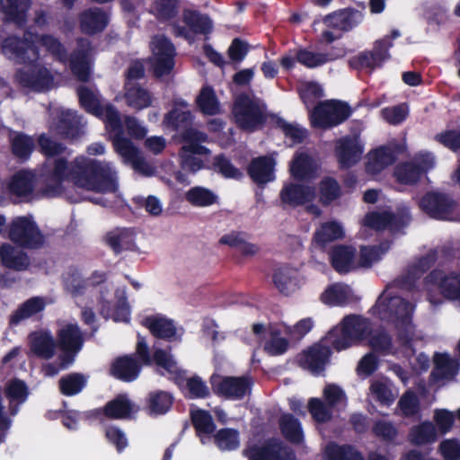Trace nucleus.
<instances>
[{
    "instance_id": "1",
    "label": "nucleus",
    "mask_w": 460,
    "mask_h": 460,
    "mask_svg": "<svg viewBox=\"0 0 460 460\" xmlns=\"http://www.w3.org/2000/svg\"><path fill=\"white\" fill-rule=\"evenodd\" d=\"M46 186L43 193L58 197L64 192L63 182L71 181L75 186L99 193H111L118 190L116 173L109 163L88 158L75 157L70 164L66 158L56 159L52 166L44 170Z\"/></svg>"
},
{
    "instance_id": "2",
    "label": "nucleus",
    "mask_w": 460,
    "mask_h": 460,
    "mask_svg": "<svg viewBox=\"0 0 460 460\" xmlns=\"http://www.w3.org/2000/svg\"><path fill=\"white\" fill-rule=\"evenodd\" d=\"M137 338L135 353L117 357L111 365V375L118 380L130 383L137 379L143 367L155 365L158 368L163 369L159 372L161 375L167 374L169 380L181 386L184 381V372L178 366L171 351L155 348L151 353L146 338L139 333Z\"/></svg>"
},
{
    "instance_id": "3",
    "label": "nucleus",
    "mask_w": 460,
    "mask_h": 460,
    "mask_svg": "<svg viewBox=\"0 0 460 460\" xmlns=\"http://www.w3.org/2000/svg\"><path fill=\"white\" fill-rule=\"evenodd\" d=\"M40 43L58 61L61 63L69 62L73 75L81 82L86 83L90 79L89 55L91 52V42L84 38L76 40L77 47L71 54L67 55L66 49L62 42L51 34H42L40 37Z\"/></svg>"
},
{
    "instance_id": "4",
    "label": "nucleus",
    "mask_w": 460,
    "mask_h": 460,
    "mask_svg": "<svg viewBox=\"0 0 460 460\" xmlns=\"http://www.w3.org/2000/svg\"><path fill=\"white\" fill-rule=\"evenodd\" d=\"M341 325V329L333 328L329 332V339H332V347L337 351L349 348L355 341L368 338L372 332L369 319L358 314L346 315Z\"/></svg>"
},
{
    "instance_id": "5",
    "label": "nucleus",
    "mask_w": 460,
    "mask_h": 460,
    "mask_svg": "<svg viewBox=\"0 0 460 460\" xmlns=\"http://www.w3.org/2000/svg\"><path fill=\"white\" fill-rule=\"evenodd\" d=\"M352 114L351 107L340 100L320 101L308 112L314 128L331 129L345 122Z\"/></svg>"
},
{
    "instance_id": "6",
    "label": "nucleus",
    "mask_w": 460,
    "mask_h": 460,
    "mask_svg": "<svg viewBox=\"0 0 460 460\" xmlns=\"http://www.w3.org/2000/svg\"><path fill=\"white\" fill-rule=\"evenodd\" d=\"M8 238L17 247L39 250L46 243V237L32 216H19L8 225Z\"/></svg>"
},
{
    "instance_id": "7",
    "label": "nucleus",
    "mask_w": 460,
    "mask_h": 460,
    "mask_svg": "<svg viewBox=\"0 0 460 460\" xmlns=\"http://www.w3.org/2000/svg\"><path fill=\"white\" fill-rule=\"evenodd\" d=\"M232 112L238 128L246 132H255L267 122L262 107L244 93L235 97Z\"/></svg>"
},
{
    "instance_id": "8",
    "label": "nucleus",
    "mask_w": 460,
    "mask_h": 460,
    "mask_svg": "<svg viewBox=\"0 0 460 460\" xmlns=\"http://www.w3.org/2000/svg\"><path fill=\"white\" fill-rule=\"evenodd\" d=\"M80 107L87 113L105 120L112 130L121 129V119L119 111L111 104H102L100 96L88 86L79 85L76 88Z\"/></svg>"
},
{
    "instance_id": "9",
    "label": "nucleus",
    "mask_w": 460,
    "mask_h": 460,
    "mask_svg": "<svg viewBox=\"0 0 460 460\" xmlns=\"http://www.w3.org/2000/svg\"><path fill=\"white\" fill-rule=\"evenodd\" d=\"M392 39L385 37L374 42L371 50L360 51L349 59V66L358 71L369 74L384 66L391 59L390 49L393 47Z\"/></svg>"
},
{
    "instance_id": "10",
    "label": "nucleus",
    "mask_w": 460,
    "mask_h": 460,
    "mask_svg": "<svg viewBox=\"0 0 460 460\" xmlns=\"http://www.w3.org/2000/svg\"><path fill=\"white\" fill-rule=\"evenodd\" d=\"M418 206L429 217L448 221L454 217L457 202L450 193L429 190L419 199Z\"/></svg>"
},
{
    "instance_id": "11",
    "label": "nucleus",
    "mask_w": 460,
    "mask_h": 460,
    "mask_svg": "<svg viewBox=\"0 0 460 460\" xmlns=\"http://www.w3.org/2000/svg\"><path fill=\"white\" fill-rule=\"evenodd\" d=\"M435 156L430 152H420L412 160L398 164L394 170L397 182L403 185H415L435 167Z\"/></svg>"
},
{
    "instance_id": "12",
    "label": "nucleus",
    "mask_w": 460,
    "mask_h": 460,
    "mask_svg": "<svg viewBox=\"0 0 460 460\" xmlns=\"http://www.w3.org/2000/svg\"><path fill=\"white\" fill-rule=\"evenodd\" d=\"M209 382L213 393L226 399L242 400L252 392V378L249 376H224L213 374Z\"/></svg>"
},
{
    "instance_id": "13",
    "label": "nucleus",
    "mask_w": 460,
    "mask_h": 460,
    "mask_svg": "<svg viewBox=\"0 0 460 460\" xmlns=\"http://www.w3.org/2000/svg\"><path fill=\"white\" fill-rule=\"evenodd\" d=\"M153 56L148 58L151 71L155 78L169 75L175 66L176 49L172 42L166 36L155 38L152 48Z\"/></svg>"
},
{
    "instance_id": "14",
    "label": "nucleus",
    "mask_w": 460,
    "mask_h": 460,
    "mask_svg": "<svg viewBox=\"0 0 460 460\" xmlns=\"http://www.w3.org/2000/svg\"><path fill=\"white\" fill-rule=\"evenodd\" d=\"M27 66L16 70L14 80L22 87L31 89L34 92L49 90L52 86L54 77L50 71L44 66L32 61Z\"/></svg>"
},
{
    "instance_id": "15",
    "label": "nucleus",
    "mask_w": 460,
    "mask_h": 460,
    "mask_svg": "<svg viewBox=\"0 0 460 460\" xmlns=\"http://www.w3.org/2000/svg\"><path fill=\"white\" fill-rule=\"evenodd\" d=\"M332 349H333L332 341L329 339L328 332L319 342L314 343L302 353L300 358L301 366L314 374H320L330 362L332 354Z\"/></svg>"
},
{
    "instance_id": "16",
    "label": "nucleus",
    "mask_w": 460,
    "mask_h": 460,
    "mask_svg": "<svg viewBox=\"0 0 460 460\" xmlns=\"http://www.w3.org/2000/svg\"><path fill=\"white\" fill-rule=\"evenodd\" d=\"M364 148L357 137L349 135L335 141L334 155L340 169H349L359 162Z\"/></svg>"
},
{
    "instance_id": "17",
    "label": "nucleus",
    "mask_w": 460,
    "mask_h": 460,
    "mask_svg": "<svg viewBox=\"0 0 460 460\" xmlns=\"http://www.w3.org/2000/svg\"><path fill=\"white\" fill-rule=\"evenodd\" d=\"M110 20V13L97 6L86 8L78 14L80 31L88 36H94L105 31Z\"/></svg>"
},
{
    "instance_id": "18",
    "label": "nucleus",
    "mask_w": 460,
    "mask_h": 460,
    "mask_svg": "<svg viewBox=\"0 0 460 460\" xmlns=\"http://www.w3.org/2000/svg\"><path fill=\"white\" fill-rule=\"evenodd\" d=\"M276 161L269 155H260L251 160L246 172L251 180L263 189L269 182L275 180Z\"/></svg>"
},
{
    "instance_id": "19",
    "label": "nucleus",
    "mask_w": 460,
    "mask_h": 460,
    "mask_svg": "<svg viewBox=\"0 0 460 460\" xmlns=\"http://www.w3.org/2000/svg\"><path fill=\"white\" fill-rule=\"evenodd\" d=\"M114 296L116 299L114 306L109 300L103 299L101 302V315L105 319L111 318L116 323H129L131 309L128 302L126 288H117Z\"/></svg>"
},
{
    "instance_id": "20",
    "label": "nucleus",
    "mask_w": 460,
    "mask_h": 460,
    "mask_svg": "<svg viewBox=\"0 0 460 460\" xmlns=\"http://www.w3.org/2000/svg\"><path fill=\"white\" fill-rule=\"evenodd\" d=\"M31 4V0H0V13L3 14V22L23 29L28 22Z\"/></svg>"
},
{
    "instance_id": "21",
    "label": "nucleus",
    "mask_w": 460,
    "mask_h": 460,
    "mask_svg": "<svg viewBox=\"0 0 460 460\" xmlns=\"http://www.w3.org/2000/svg\"><path fill=\"white\" fill-rule=\"evenodd\" d=\"M403 147L399 144L381 146L374 150L369 157L366 169L369 173H379L386 167L394 164Z\"/></svg>"
},
{
    "instance_id": "22",
    "label": "nucleus",
    "mask_w": 460,
    "mask_h": 460,
    "mask_svg": "<svg viewBox=\"0 0 460 460\" xmlns=\"http://www.w3.org/2000/svg\"><path fill=\"white\" fill-rule=\"evenodd\" d=\"M362 20L363 14L360 11L349 7L327 14L323 22L327 27L349 31L358 25Z\"/></svg>"
},
{
    "instance_id": "23",
    "label": "nucleus",
    "mask_w": 460,
    "mask_h": 460,
    "mask_svg": "<svg viewBox=\"0 0 460 460\" xmlns=\"http://www.w3.org/2000/svg\"><path fill=\"white\" fill-rule=\"evenodd\" d=\"M282 443L276 439H270L262 445L253 444L243 449V455L248 460H284L282 456ZM288 460H296L292 456Z\"/></svg>"
},
{
    "instance_id": "24",
    "label": "nucleus",
    "mask_w": 460,
    "mask_h": 460,
    "mask_svg": "<svg viewBox=\"0 0 460 460\" xmlns=\"http://www.w3.org/2000/svg\"><path fill=\"white\" fill-rule=\"evenodd\" d=\"M279 197L282 203L296 208L312 202L315 198V192L314 189L311 186L288 183L282 188Z\"/></svg>"
},
{
    "instance_id": "25",
    "label": "nucleus",
    "mask_w": 460,
    "mask_h": 460,
    "mask_svg": "<svg viewBox=\"0 0 460 460\" xmlns=\"http://www.w3.org/2000/svg\"><path fill=\"white\" fill-rule=\"evenodd\" d=\"M142 325L158 339L172 341L177 339V329L174 322L161 314L149 315L143 319Z\"/></svg>"
},
{
    "instance_id": "26",
    "label": "nucleus",
    "mask_w": 460,
    "mask_h": 460,
    "mask_svg": "<svg viewBox=\"0 0 460 460\" xmlns=\"http://www.w3.org/2000/svg\"><path fill=\"white\" fill-rule=\"evenodd\" d=\"M137 411L126 394H117L103 406L104 417L110 420L131 419Z\"/></svg>"
},
{
    "instance_id": "27",
    "label": "nucleus",
    "mask_w": 460,
    "mask_h": 460,
    "mask_svg": "<svg viewBox=\"0 0 460 460\" xmlns=\"http://www.w3.org/2000/svg\"><path fill=\"white\" fill-rule=\"evenodd\" d=\"M356 249L346 244H336L329 251L332 267L341 274L348 273L354 269Z\"/></svg>"
},
{
    "instance_id": "28",
    "label": "nucleus",
    "mask_w": 460,
    "mask_h": 460,
    "mask_svg": "<svg viewBox=\"0 0 460 460\" xmlns=\"http://www.w3.org/2000/svg\"><path fill=\"white\" fill-rule=\"evenodd\" d=\"M2 52L9 59H13L15 63L22 65L38 61L33 59L31 49L21 40V37L11 35L6 37L2 43Z\"/></svg>"
},
{
    "instance_id": "29",
    "label": "nucleus",
    "mask_w": 460,
    "mask_h": 460,
    "mask_svg": "<svg viewBox=\"0 0 460 460\" xmlns=\"http://www.w3.org/2000/svg\"><path fill=\"white\" fill-rule=\"evenodd\" d=\"M82 116L74 111H65L57 122L58 133L66 139H75L83 134Z\"/></svg>"
},
{
    "instance_id": "30",
    "label": "nucleus",
    "mask_w": 460,
    "mask_h": 460,
    "mask_svg": "<svg viewBox=\"0 0 460 460\" xmlns=\"http://www.w3.org/2000/svg\"><path fill=\"white\" fill-rule=\"evenodd\" d=\"M37 143L39 152L41 155H43L46 158V161L41 168V177L44 179V181L46 182L44 170L47 164L52 166L54 161L59 158L58 156L63 155L66 152V146L63 143L52 139L49 136H48L45 133H42L38 137Z\"/></svg>"
},
{
    "instance_id": "31",
    "label": "nucleus",
    "mask_w": 460,
    "mask_h": 460,
    "mask_svg": "<svg viewBox=\"0 0 460 460\" xmlns=\"http://www.w3.org/2000/svg\"><path fill=\"white\" fill-rule=\"evenodd\" d=\"M182 21L195 35L200 34L208 38L213 31V22L208 14H203L196 10L185 9L182 13Z\"/></svg>"
},
{
    "instance_id": "32",
    "label": "nucleus",
    "mask_w": 460,
    "mask_h": 460,
    "mask_svg": "<svg viewBox=\"0 0 460 460\" xmlns=\"http://www.w3.org/2000/svg\"><path fill=\"white\" fill-rule=\"evenodd\" d=\"M395 413L412 420H420L422 417L421 405L419 396L412 390L405 391L400 397Z\"/></svg>"
},
{
    "instance_id": "33",
    "label": "nucleus",
    "mask_w": 460,
    "mask_h": 460,
    "mask_svg": "<svg viewBox=\"0 0 460 460\" xmlns=\"http://www.w3.org/2000/svg\"><path fill=\"white\" fill-rule=\"evenodd\" d=\"M0 259L3 265L17 271L25 270L30 265V258L23 251H17L10 243L0 246Z\"/></svg>"
},
{
    "instance_id": "34",
    "label": "nucleus",
    "mask_w": 460,
    "mask_h": 460,
    "mask_svg": "<svg viewBox=\"0 0 460 460\" xmlns=\"http://www.w3.org/2000/svg\"><path fill=\"white\" fill-rule=\"evenodd\" d=\"M174 402L173 395L163 390L150 392L146 398V409L149 415H164L167 413Z\"/></svg>"
},
{
    "instance_id": "35",
    "label": "nucleus",
    "mask_w": 460,
    "mask_h": 460,
    "mask_svg": "<svg viewBox=\"0 0 460 460\" xmlns=\"http://www.w3.org/2000/svg\"><path fill=\"white\" fill-rule=\"evenodd\" d=\"M84 345V336L76 323H68L58 332V346L59 349H74L80 351Z\"/></svg>"
},
{
    "instance_id": "36",
    "label": "nucleus",
    "mask_w": 460,
    "mask_h": 460,
    "mask_svg": "<svg viewBox=\"0 0 460 460\" xmlns=\"http://www.w3.org/2000/svg\"><path fill=\"white\" fill-rule=\"evenodd\" d=\"M106 243L116 255L123 251H133L136 246L135 233L130 228L109 232L106 234Z\"/></svg>"
},
{
    "instance_id": "37",
    "label": "nucleus",
    "mask_w": 460,
    "mask_h": 460,
    "mask_svg": "<svg viewBox=\"0 0 460 460\" xmlns=\"http://www.w3.org/2000/svg\"><path fill=\"white\" fill-rule=\"evenodd\" d=\"M317 164L314 159L306 153L297 154L290 166L291 175L299 181L309 180L314 177Z\"/></svg>"
},
{
    "instance_id": "38",
    "label": "nucleus",
    "mask_w": 460,
    "mask_h": 460,
    "mask_svg": "<svg viewBox=\"0 0 460 460\" xmlns=\"http://www.w3.org/2000/svg\"><path fill=\"white\" fill-rule=\"evenodd\" d=\"M35 174L28 170L15 172L9 182L10 192L17 197H28L33 193Z\"/></svg>"
},
{
    "instance_id": "39",
    "label": "nucleus",
    "mask_w": 460,
    "mask_h": 460,
    "mask_svg": "<svg viewBox=\"0 0 460 460\" xmlns=\"http://www.w3.org/2000/svg\"><path fill=\"white\" fill-rule=\"evenodd\" d=\"M31 350L39 358L50 359L55 355L56 342L49 332H32L29 336Z\"/></svg>"
},
{
    "instance_id": "40",
    "label": "nucleus",
    "mask_w": 460,
    "mask_h": 460,
    "mask_svg": "<svg viewBox=\"0 0 460 460\" xmlns=\"http://www.w3.org/2000/svg\"><path fill=\"white\" fill-rule=\"evenodd\" d=\"M438 439L436 426L429 420L412 426L408 433V440L414 446H425Z\"/></svg>"
},
{
    "instance_id": "41",
    "label": "nucleus",
    "mask_w": 460,
    "mask_h": 460,
    "mask_svg": "<svg viewBox=\"0 0 460 460\" xmlns=\"http://www.w3.org/2000/svg\"><path fill=\"white\" fill-rule=\"evenodd\" d=\"M208 136L196 128H187L181 134V139L185 144L181 150L192 155H208L209 149L201 143L207 141Z\"/></svg>"
},
{
    "instance_id": "42",
    "label": "nucleus",
    "mask_w": 460,
    "mask_h": 460,
    "mask_svg": "<svg viewBox=\"0 0 460 460\" xmlns=\"http://www.w3.org/2000/svg\"><path fill=\"white\" fill-rule=\"evenodd\" d=\"M342 226L336 221H328L321 225L314 232L313 240L320 248L323 249L332 242L344 237Z\"/></svg>"
},
{
    "instance_id": "43",
    "label": "nucleus",
    "mask_w": 460,
    "mask_h": 460,
    "mask_svg": "<svg viewBox=\"0 0 460 460\" xmlns=\"http://www.w3.org/2000/svg\"><path fill=\"white\" fill-rule=\"evenodd\" d=\"M88 377L79 372H72L58 380L59 393L67 397L79 394L87 385Z\"/></svg>"
},
{
    "instance_id": "44",
    "label": "nucleus",
    "mask_w": 460,
    "mask_h": 460,
    "mask_svg": "<svg viewBox=\"0 0 460 460\" xmlns=\"http://www.w3.org/2000/svg\"><path fill=\"white\" fill-rule=\"evenodd\" d=\"M46 306L43 297L33 296L21 304L18 308L12 314L10 323L16 325L22 320L28 319L44 310Z\"/></svg>"
},
{
    "instance_id": "45",
    "label": "nucleus",
    "mask_w": 460,
    "mask_h": 460,
    "mask_svg": "<svg viewBox=\"0 0 460 460\" xmlns=\"http://www.w3.org/2000/svg\"><path fill=\"white\" fill-rule=\"evenodd\" d=\"M246 237L247 234L244 232L232 231L224 234L219 239V243L239 249L243 256H253L259 252V247L246 242Z\"/></svg>"
},
{
    "instance_id": "46",
    "label": "nucleus",
    "mask_w": 460,
    "mask_h": 460,
    "mask_svg": "<svg viewBox=\"0 0 460 460\" xmlns=\"http://www.w3.org/2000/svg\"><path fill=\"white\" fill-rule=\"evenodd\" d=\"M283 437L290 443L300 444L304 440V433L300 421L291 413L283 414L279 421Z\"/></svg>"
},
{
    "instance_id": "47",
    "label": "nucleus",
    "mask_w": 460,
    "mask_h": 460,
    "mask_svg": "<svg viewBox=\"0 0 460 460\" xmlns=\"http://www.w3.org/2000/svg\"><path fill=\"white\" fill-rule=\"evenodd\" d=\"M181 0H154L151 13L160 22H166L178 17Z\"/></svg>"
},
{
    "instance_id": "48",
    "label": "nucleus",
    "mask_w": 460,
    "mask_h": 460,
    "mask_svg": "<svg viewBox=\"0 0 460 460\" xmlns=\"http://www.w3.org/2000/svg\"><path fill=\"white\" fill-rule=\"evenodd\" d=\"M352 291L349 286L333 284L321 295V301L329 305L344 306L349 303Z\"/></svg>"
},
{
    "instance_id": "49",
    "label": "nucleus",
    "mask_w": 460,
    "mask_h": 460,
    "mask_svg": "<svg viewBox=\"0 0 460 460\" xmlns=\"http://www.w3.org/2000/svg\"><path fill=\"white\" fill-rule=\"evenodd\" d=\"M196 104L204 115L214 116L220 112V103L210 85H204L196 98Z\"/></svg>"
},
{
    "instance_id": "50",
    "label": "nucleus",
    "mask_w": 460,
    "mask_h": 460,
    "mask_svg": "<svg viewBox=\"0 0 460 460\" xmlns=\"http://www.w3.org/2000/svg\"><path fill=\"white\" fill-rule=\"evenodd\" d=\"M10 145L13 155L21 160H28L35 148L32 137L23 132H14L10 137Z\"/></svg>"
},
{
    "instance_id": "51",
    "label": "nucleus",
    "mask_w": 460,
    "mask_h": 460,
    "mask_svg": "<svg viewBox=\"0 0 460 460\" xmlns=\"http://www.w3.org/2000/svg\"><path fill=\"white\" fill-rule=\"evenodd\" d=\"M434 369L430 376L435 380L452 378L457 373L456 361L446 353H436L434 356Z\"/></svg>"
},
{
    "instance_id": "52",
    "label": "nucleus",
    "mask_w": 460,
    "mask_h": 460,
    "mask_svg": "<svg viewBox=\"0 0 460 460\" xmlns=\"http://www.w3.org/2000/svg\"><path fill=\"white\" fill-rule=\"evenodd\" d=\"M125 100L129 107L137 111L150 107L153 102L149 91L143 88L138 84L126 89Z\"/></svg>"
},
{
    "instance_id": "53",
    "label": "nucleus",
    "mask_w": 460,
    "mask_h": 460,
    "mask_svg": "<svg viewBox=\"0 0 460 460\" xmlns=\"http://www.w3.org/2000/svg\"><path fill=\"white\" fill-rule=\"evenodd\" d=\"M390 314L394 318V323L412 320L414 305L408 300L400 297H391L388 303Z\"/></svg>"
},
{
    "instance_id": "54",
    "label": "nucleus",
    "mask_w": 460,
    "mask_h": 460,
    "mask_svg": "<svg viewBox=\"0 0 460 460\" xmlns=\"http://www.w3.org/2000/svg\"><path fill=\"white\" fill-rule=\"evenodd\" d=\"M191 423L197 436L211 435L216 430V424L208 411L198 409L190 411Z\"/></svg>"
},
{
    "instance_id": "55",
    "label": "nucleus",
    "mask_w": 460,
    "mask_h": 460,
    "mask_svg": "<svg viewBox=\"0 0 460 460\" xmlns=\"http://www.w3.org/2000/svg\"><path fill=\"white\" fill-rule=\"evenodd\" d=\"M117 133L113 137L112 144L114 150L127 162L134 163L139 157V151L133 142L122 136V128L116 130Z\"/></svg>"
},
{
    "instance_id": "56",
    "label": "nucleus",
    "mask_w": 460,
    "mask_h": 460,
    "mask_svg": "<svg viewBox=\"0 0 460 460\" xmlns=\"http://www.w3.org/2000/svg\"><path fill=\"white\" fill-rule=\"evenodd\" d=\"M332 59L328 53L314 52L306 48H299L296 51V60L309 69L322 66Z\"/></svg>"
},
{
    "instance_id": "57",
    "label": "nucleus",
    "mask_w": 460,
    "mask_h": 460,
    "mask_svg": "<svg viewBox=\"0 0 460 460\" xmlns=\"http://www.w3.org/2000/svg\"><path fill=\"white\" fill-rule=\"evenodd\" d=\"M212 169L226 179L240 181L243 178L242 171L235 167L224 154L213 157Z\"/></svg>"
},
{
    "instance_id": "58",
    "label": "nucleus",
    "mask_w": 460,
    "mask_h": 460,
    "mask_svg": "<svg viewBox=\"0 0 460 460\" xmlns=\"http://www.w3.org/2000/svg\"><path fill=\"white\" fill-rule=\"evenodd\" d=\"M192 119V114L190 111H181L174 108L164 116V122L172 130L178 131L182 129L183 131L187 128H193L191 127Z\"/></svg>"
},
{
    "instance_id": "59",
    "label": "nucleus",
    "mask_w": 460,
    "mask_h": 460,
    "mask_svg": "<svg viewBox=\"0 0 460 460\" xmlns=\"http://www.w3.org/2000/svg\"><path fill=\"white\" fill-rule=\"evenodd\" d=\"M319 200L323 206H329L338 199L341 194V188L338 181L332 177H324L319 184Z\"/></svg>"
},
{
    "instance_id": "60",
    "label": "nucleus",
    "mask_w": 460,
    "mask_h": 460,
    "mask_svg": "<svg viewBox=\"0 0 460 460\" xmlns=\"http://www.w3.org/2000/svg\"><path fill=\"white\" fill-rule=\"evenodd\" d=\"M4 393L9 403L16 402L17 404H22L29 396L26 383L18 378L8 380L4 385Z\"/></svg>"
},
{
    "instance_id": "61",
    "label": "nucleus",
    "mask_w": 460,
    "mask_h": 460,
    "mask_svg": "<svg viewBox=\"0 0 460 460\" xmlns=\"http://www.w3.org/2000/svg\"><path fill=\"white\" fill-rule=\"evenodd\" d=\"M216 446L222 451H233L239 447V431L232 428H223L214 435Z\"/></svg>"
},
{
    "instance_id": "62",
    "label": "nucleus",
    "mask_w": 460,
    "mask_h": 460,
    "mask_svg": "<svg viewBox=\"0 0 460 460\" xmlns=\"http://www.w3.org/2000/svg\"><path fill=\"white\" fill-rule=\"evenodd\" d=\"M298 95L308 111L314 106L317 100L323 96L322 85L315 81H308L302 84L298 89Z\"/></svg>"
},
{
    "instance_id": "63",
    "label": "nucleus",
    "mask_w": 460,
    "mask_h": 460,
    "mask_svg": "<svg viewBox=\"0 0 460 460\" xmlns=\"http://www.w3.org/2000/svg\"><path fill=\"white\" fill-rule=\"evenodd\" d=\"M186 200L195 207H208L215 204L217 196L204 187H193L186 192Z\"/></svg>"
},
{
    "instance_id": "64",
    "label": "nucleus",
    "mask_w": 460,
    "mask_h": 460,
    "mask_svg": "<svg viewBox=\"0 0 460 460\" xmlns=\"http://www.w3.org/2000/svg\"><path fill=\"white\" fill-rule=\"evenodd\" d=\"M389 245L387 243H381L374 246H364L360 249L359 265L361 267L369 268L376 261H378L382 255H384Z\"/></svg>"
}]
</instances>
